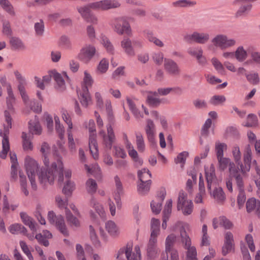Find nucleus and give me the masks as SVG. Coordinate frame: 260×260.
<instances>
[{
    "label": "nucleus",
    "instance_id": "obj_1",
    "mask_svg": "<svg viewBox=\"0 0 260 260\" xmlns=\"http://www.w3.org/2000/svg\"><path fill=\"white\" fill-rule=\"evenodd\" d=\"M63 164L58 159L57 162H53L51 167L46 170L41 169L38 174L39 179L41 183L45 184L47 182L51 184L54 180L55 176L58 175V182L62 183L63 181Z\"/></svg>",
    "mask_w": 260,
    "mask_h": 260
},
{
    "label": "nucleus",
    "instance_id": "obj_2",
    "mask_svg": "<svg viewBox=\"0 0 260 260\" xmlns=\"http://www.w3.org/2000/svg\"><path fill=\"white\" fill-rule=\"evenodd\" d=\"M218 161V169L220 171H224L228 168L231 176V179L226 181V185L229 191H233V181L236 180L237 177H243L239 172V167H236L235 163L230 158L226 157H221L217 158Z\"/></svg>",
    "mask_w": 260,
    "mask_h": 260
},
{
    "label": "nucleus",
    "instance_id": "obj_3",
    "mask_svg": "<svg viewBox=\"0 0 260 260\" xmlns=\"http://www.w3.org/2000/svg\"><path fill=\"white\" fill-rule=\"evenodd\" d=\"M13 113L8 110H5L4 112L5 123L4 124V132L0 133V135L3 137L2 140L3 150L0 154V156L4 159L6 157L10 149L8 135L9 129L12 127L11 114Z\"/></svg>",
    "mask_w": 260,
    "mask_h": 260
},
{
    "label": "nucleus",
    "instance_id": "obj_4",
    "mask_svg": "<svg viewBox=\"0 0 260 260\" xmlns=\"http://www.w3.org/2000/svg\"><path fill=\"white\" fill-rule=\"evenodd\" d=\"M181 242L184 249H186V260H198L197 252L194 246H191L190 238L184 228L180 230Z\"/></svg>",
    "mask_w": 260,
    "mask_h": 260
},
{
    "label": "nucleus",
    "instance_id": "obj_5",
    "mask_svg": "<svg viewBox=\"0 0 260 260\" xmlns=\"http://www.w3.org/2000/svg\"><path fill=\"white\" fill-rule=\"evenodd\" d=\"M177 208L178 211H181L185 216L190 215L193 211V203L191 200L187 199V194L183 190L179 192Z\"/></svg>",
    "mask_w": 260,
    "mask_h": 260
},
{
    "label": "nucleus",
    "instance_id": "obj_6",
    "mask_svg": "<svg viewBox=\"0 0 260 260\" xmlns=\"http://www.w3.org/2000/svg\"><path fill=\"white\" fill-rule=\"evenodd\" d=\"M25 166L31 187L32 189L36 190L37 189V185L36 183L35 177L39 169L38 164L35 159L27 156L25 159Z\"/></svg>",
    "mask_w": 260,
    "mask_h": 260
},
{
    "label": "nucleus",
    "instance_id": "obj_7",
    "mask_svg": "<svg viewBox=\"0 0 260 260\" xmlns=\"http://www.w3.org/2000/svg\"><path fill=\"white\" fill-rule=\"evenodd\" d=\"M112 26L114 30L118 35L124 34L129 36L132 35V30L129 22L124 17L116 18L113 20Z\"/></svg>",
    "mask_w": 260,
    "mask_h": 260
},
{
    "label": "nucleus",
    "instance_id": "obj_8",
    "mask_svg": "<svg viewBox=\"0 0 260 260\" xmlns=\"http://www.w3.org/2000/svg\"><path fill=\"white\" fill-rule=\"evenodd\" d=\"M87 127L90 133L89 138V147L94 159L98 157V146L96 140L95 125L93 120H89Z\"/></svg>",
    "mask_w": 260,
    "mask_h": 260
},
{
    "label": "nucleus",
    "instance_id": "obj_9",
    "mask_svg": "<svg viewBox=\"0 0 260 260\" xmlns=\"http://www.w3.org/2000/svg\"><path fill=\"white\" fill-rule=\"evenodd\" d=\"M211 43L214 46L221 49H225L234 46L236 41L234 39L229 38L223 34H218L211 40Z\"/></svg>",
    "mask_w": 260,
    "mask_h": 260
},
{
    "label": "nucleus",
    "instance_id": "obj_10",
    "mask_svg": "<svg viewBox=\"0 0 260 260\" xmlns=\"http://www.w3.org/2000/svg\"><path fill=\"white\" fill-rule=\"evenodd\" d=\"M135 251L136 253H132V246L127 245L126 247H123L118 250L116 258L117 259H122L123 255L125 254L127 260H139L141 254L140 247L138 245L135 247Z\"/></svg>",
    "mask_w": 260,
    "mask_h": 260
},
{
    "label": "nucleus",
    "instance_id": "obj_11",
    "mask_svg": "<svg viewBox=\"0 0 260 260\" xmlns=\"http://www.w3.org/2000/svg\"><path fill=\"white\" fill-rule=\"evenodd\" d=\"M183 39L188 43L194 42L199 44H205L209 41L210 35L208 32L196 31L192 34L185 35Z\"/></svg>",
    "mask_w": 260,
    "mask_h": 260
},
{
    "label": "nucleus",
    "instance_id": "obj_12",
    "mask_svg": "<svg viewBox=\"0 0 260 260\" xmlns=\"http://www.w3.org/2000/svg\"><path fill=\"white\" fill-rule=\"evenodd\" d=\"M252 160V150L250 145L246 146L243 153L244 164L241 161L239 168V172L242 176L245 175L250 170Z\"/></svg>",
    "mask_w": 260,
    "mask_h": 260
},
{
    "label": "nucleus",
    "instance_id": "obj_13",
    "mask_svg": "<svg viewBox=\"0 0 260 260\" xmlns=\"http://www.w3.org/2000/svg\"><path fill=\"white\" fill-rule=\"evenodd\" d=\"M48 219L50 223L55 224L56 228L64 235H68L64 219L61 215L56 216L52 211H49Z\"/></svg>",
    "mask_w": 260,
    "mask_h": 260
},
{
    "label": "nucleus",
    "instance_id": "obj_14",
    "mask_svg": "<svg viewBox=\"0 0 260 260\" xmlns=\"http://www.w3.org/2000/svg\"><path fill=\"white\" fill-rule=\"evenodd\" d=\"M106 127L107 134H106L103 130L101 131L99 134L103 137V142L105 147L108 149H111L113 143L116 140V137L111 124H108L106 125Z\"/></svg>",
    "mask_w": 260,
    "mask_h": 260
},
{
    "label": "nucleus",
    "instance_id": "obj_15",
    "mask_svg": "<svg viewBox=\"0 0 260 260\" xmlns=\"http://www.w3.org/2000/svg\"><path fill=\"white\" fill-rule=\"evenodd\" d=\"M187 52L190 56L196 59L199 65L205 66L207 64V60L203 55V50L201 47H189L188 48Z\"/></svg>",
    "mask_w": 260,
    "mask_h": 260
},
{
    "label": "nucleus",
    "instance_id": "obj_16",
    "mask_svg": "<svg viewBox=\"0 0 260 260\" xmlns=\"http://www.w3.org/2000/svg\"><path fill=\"white\" fill-rule=\"evenodd\" d=\"M120 3L117 0H103L90 3V7L93 9L107 10L120 7Z\"/></svg>",
    "mask_w": 260,
    "mask_h": 260
},
{
    "label": "nucleus",
    "instance_id": "obj_17",
    "mask_svg": "<svg viewBox=\"0 0 260 260\" xmlns=\"http://www.w3.org/2000/svg\"><path fill=\"white\" fill-rule=\"evenodd\" d=\"M236 188L239 191V194L237 197V203L241 208L244 205L246 200V196L245 193V183L243 177H237L236 180L233 181Z\"/></svg>",
    "mask_w": 260,
    "mask_h": 260
},
{
    "label": "nucleus",
    "instance_id": "obj_18",
    "mask_svg": "<svg viewBox=\"0 0 260 260\" xmlns=\"http://www.w3.org/2000/svg\"><path fill=\"white\" fill-rule=\"evenodd\" d=\"M96 52L95 48L88 45L83 47L78 55V58L84 63H88L94 56Z\"/></svg>",
    "mask_w": 260,
    "mask_h": 260
},
{
    "label": "nucleus",
    "instance_id": "obj_19",
    "mask_svg": "<svg viewBox=\"0 0 260 260\" xmlns=\"http://www.w3.org/2000/svg\"><path fill=\"white\" fill-rule=\"evenodd\" d=\"M53 79L55 81V88L60 92L64 91L66 89V85L64 78L69 79V77L66 72H63L60 74L56 71H52Z\"/></svg>",
    "mask_w": 260,
    "mask_h": 260
},
{
    "label": "nucleus",
    "instance_id": "obj_20",
    "mask_svg": "<svg viewBox=\"0 0 260 260\" xmlns=\"http://www.w3.org/2000/svg\"><path fill=\"white\" fill-rule=\"evenodd\" d=\"M235 244L233 234L231 232L224 233V244L222 247V253L226 255L234 250Z\"/></svg>",
    "mask_w": 260,
    "mask_h": 260
},
{
    "label": "nucleus",
    "instance_id": "obj_21",
    "mask_svg": "<svg viewBox=\"0 0 260 260\" xmlns=\"http://www.w3.org/2000/svg\"><path fill=\"white\" fill-rule=\"evenodd\" d=\"M144 130L147 140L151 145H155L156 144L155 140V126L152 120L148 119L146 120V125L145 126Z\"/></svg>",
    "mask_w": 260,
    "mask_h": 260
},
{
    "label": "nucleus",
    "instance_id": "obj_22",
    "mask_svg": "<svg viewBox=\"0 0 260 260\" xmlns=\"http://www.w3.org/2000/svg\"><path fill=\"white\" fill-rule=\"evenodd\" d=\"M164 69L168 74L172 76H179L180 74L181 70L178 64L170 58H165Z\"/></svg>",
    "mask_w": 260,
    "mask_h": 260
},
{
    "label": "nucleus",
    "instance_id": "obj_23",
    "mask_svg": "<svg viewBox=\"0 0 260 260\" xmlns=\"http://www.w3.org/2000/svg\"><path fill=\"white\" fill-rule=\"evenodd\" d=\"M233 4L240 6L235 13L236 18L245 16L250 11L252 8V5L250 3H246L245 1L235 0Z\"/></svg>",
    "mask_w": 260,
    "mask_h": 260
},
{
    "label": "nucleus",
    "instance_id": "obj_24",
    "mask_svg": "<svg viewBox=\"0 0 260 260\" xmlns=\"http://www.w3.org/2000/svg\"><path fill=\"white\" fill-rule=\"evenodd\" d=\"M78 98L80 103L84 108H87L92 104L91 95L86 86L82 87L81 90L78 93Z\"/></svg>",
    "mask_w": 260,
    "mask_h": 260
},
{
    "label": "nucleus",
    "instance_id": "obj_25",
    "mask_svg": "<svg viewBox=\"0 0 260 260\" xmlns=\"http://www.w3.org/2000/svg\"><path fill=\"white\" fill-rule=\"evenodd\" d=\"M211 197L218 203H222L225 200V194L222 188L217 185L212 186L210 190H208Z\"/></svg>",
    "mask_w": 260,
    "mask_h": 260
},
{
    "label": "nucleus",
    "instance_id": "obj_26",
    "mask_svg": "<svg viewBox=\"0 0 260 260\" xmlns=\"http://www.w3.org/2000/svg\"><path fill=\"white\" fill-rule=\"evenodd\" d=\"M205 170L206 179L207 182V189L208 190H210L212 186L216 184L215 168L213 165H211L209 168H205Z\"/></svg>",
    "mask_w": 260,
    "mask_h": 260
},
{
    "label": "nucleus",
    "instance_id": "obj_27",
    "mask_svg": "<svg viewBox=\"0 0 260 260\" xmlns=\"http://www.w3.org/2000/svg\"><path fill=\"white\" fill-rule=\"evenodd\" d=\"M120 45L125 53L129 57L135 55L136 52L133 46L132 40L128 37H124L120 42Z\"/></svg>",
    "mask_w": 260,
    "mask_h": 260
},
{
    "label": "nucleus",
    "instance_id": "obj_28",
    "mask_svg": "<svg viewBox=\"0 0 260 260\" xmlns=\"http://www.w3.org/2000/svg\"><path fill=\"white\" fill-rule=\"evenodd\" d=\"M114 179L116 191L114 199L116 203L117 208L120 209L121 207L120 196L123 193V186L120 178L118 175H116Z\"/></svg>",
    "mask_w": 260,
    "mask_h": 260
},
{
    "label": "nucleus",
    "instance_id": "obj_29",
    "mask_svg": "<svg viewBox=\"0 0 260 260\" xmlns=\"http://www.w3.org/2000/svg\"><path fill=\"white\" fill-rule=\"evenodd\" d=\"M143 32L144 37L149 42L153 43L156 46L159 48H162L165 46L164 42L159 38H157L152 31L146 29Z\"/></svg>",
    "mask_w": 260,
    "mask_h": 260
},
{
    "label": "nucleus",
    "instance_id": "obj_30",
    "mask_svg": "<svg viewBox=\"0 0 260 260\" xmlns=\"http://www.w3.org/2000/svg\"><path fill=\"white\" fill-rule=\"evenodd\" d=\"M157 238L150 237L147 245V251L148 256L151 258H154L159 251L156 247Z\"/></svg>",
    "mask_w": 260,
    "mask_h": 260
},
{
    "label": "nucleus",
    "instance_id": "obj_31",
    "mask_svg": "<svg viewBox=\"0 0 260 260\" xmlns=\"http://www.w3.org/2000/svg\"><path fill=\"white\" fill-rule=\"evenodd\" d=\"M20 216L22 222L26 225L28 226L32 232H36V223L31 217L29 216L25 212H23L20 213Z\"/></svg>",
    "mask_w": 260,
    "mask_h": 260
},
{
    "label": "nucleus",
    "instance_id": "obj_32",
    "mask_svg": "<svg viewBox=\"0 0 260 260\" xmlns=\"http://www.w3.org/2000/svg\"><path fill=\"white\" fill-rule=\"evenodd\" d=\"M29 132L32 135H40L42 133V128L37 119L30 120L28 122Z\"/></svg>",
    "mask_w": 260,
    "mask_h": 260
},
{
    "label": "nucleus",
    "instance_id": "obj_33",
    "mask_svg": "<svg viewBox=\"0 0 260 260\" xmlns=\"http://www.w3.org/2000/svg\"><path fill=\"white\" fill-rule=\"evenodd\" d=\"M136 144L138 151L140 153L144 152L146 149V145L144 137L141 132H136Z\"/></svg>",
    "mask_w": 260,
    "mask_h": 260
},
{
    "label": "nucleus",
    "instance_id": "obj_34",
    "mask_svg": "<svg viewBox=\"0 0 260 260\" xmlns=\"http://www.w3.org/2000/svg\"><path fill=\"white\" fill-rule=\"evenodd\" d=\"M0 6L11 16H16L15 9L9 0H0Z\"/></svg>",
    "mask_w": 260,
    "mask_h": 260
},
{
    "label": "nucleus",
    "instance_id": "obj_35",
    "mask_svg": "<svg viewBox=\"0 0 260 260\" xmlns=\"http://www.w3.org/2000/svg\"><path fill=\"white\" fill-rule=\"evenodd\" d=\"M40 151L44 157L43 161L45 165L48 167L49 165L48 156L50 152V147L49 144L46 142H43L41 145Z\"/></svg>",
    "mask_w": 260,
    "mask_h": 260
},
{
    "label": "nucleus",
    "instance_id": "obj_36",
    "mask_svg": "<svg viewBox=\"0 0 260 260\" xmlns=\"http://www.w3.org/2000/svg\"><path fill=\"white\" fill-rule=\"evenodd\" d=\"M248 53V49L245 50L243 46H240L235 52V57L238 61L242 62L247 58Z\"/></svg>",
    "mask_w": 260,
    "mask_h": 260
},
{
    "label": "nucleus",
    "instance_id": "obj_37",
    "mask_svg": "<svg viewBox=\"0 0 260 260\" xmlns=\"http://www.w3.org/2000/svg\"><path fill=\"white\" fill-rule=\"evenodd\" d=\"M160 221L158 219L152 218L151 221L150 237L157 238L160 232Z\"/></svg>",
    "mask_w": 260,
    "mask_h": 260
},
{
    "label": "nucleus",
    "instance_id": "obj_38",
    "mask_svg": "<svg viewBox=\"0 0 260 260\" xmlns=\"http://www.w3.org/2000/svg\"><path fill=\"white\" fill-rule=\"evenodd\" d=\"M7 92L8 94V96L7 98L8 110L10 111L11 112H14L13 106L15 103V100L10 84H9L7 86Z\"/></svg>",
    "mask_w": 260,
    "mask_h": 260
},
{
    "label": "nucleus",
    "instance_id": "obj_39",
    "mask_svg": "<svg viewBox=\"0 0 260 260\" xmlns=\"http://www.w3.org/2000/svg\"><path fill=\"white\" fill-rule=\"evenodd\" d=\"M141 183L138 185V191L139 194L144 195L149 191L151 183L150 179L146 181H140Z\"/></svg>",
    "mask_w": 260,
    "mask_h": 260
},
{
    "label": "nucleus",
    "instance_id": "obj_40",
    "mask_svg": "<svg viewBox=\"0 0 260 260\" xmlns=\"http://www.w3.org/2000/svg\"><path fill=\"white\" fill-rule=\"evenodd\" d=\"M196 1L190 0H179L172 3L173 7L176 8L192 7L196 5Z\"/></svg>",
    "mask_w": 260,
    "mask_h": 260
},
{
    "label": "nucleus",
    "instance_id": "obj_41",
    "mask_svg": "<svg viewBox=\"0 0 260 260\" xmlns=\"http://www.w3.org/2000/svg\"><path fill=\"white\" fill-rule=\"evenodd\" d=\"M158 93L160 95H167L171 91H174L177 94H181L182 93V89L179 87H168V88H159L158 89Z\"/></svg>",
    "mask_w": 260,
    "mask_h": 260
},
{
    "label": "nucleus",
    "instance_id": "obj_42",
    "mask_svg": "<svg viewBox=\"0 0 260 260\" xmlns=\"http://www.w3.org/2000/svg\"><path fill=\"white\" fill-rule=\"evenodd\" d=\"M227 145L224 143L217 141L215 145V151L217 158L224 156L223 152L227 149Z\"/></svg>",
    "mask_w": 260,
    "mask_h": 260
},
{
    "label": "nucleus",
    "instance_id": "obj_43",
    "mask_svg": "<svg viewBox=\"0 0 260 260\" xmlns=\"http://www.w3.org/2000/svg\"><path fill=\"white\" fill-rule=\"evenodd\" d=\"M9 230L10 232L13 234H23L25 235L27 232L26 229L22 225L18 223L10 225Z\"/></svg>",
    "mask_w": 260,
    "mask_h": 260
},
{
    "label": "nucleus",
    "instance_id": "obj_44",
    "mask_svg": "<svg viewBox=\"0 0 260 260\" xmlns=\"http://www.w3.org/2000/svg\"><path fill=\"white\" fill-rule=\"evenodd\" d=\"M106 229L109 234L112 236L118 235L119 232L118 229L115 223L111 220H109L106 223Z\"/></svg>",
    "mask_w": 260,
    "mask_h": 260
},
{
    "label": "nucleus",
    "instance_id": "obj_45",
    "mask_svg": "<svg viewBox=\"0 0 260 260\" xmlns=\"http://www.w3.org/2000/svg\"><path fill=\"white\" fill-rule=\"evenodd\" d=\"M126 101L130 110L133 113L134 116L137 118L143 117L142 114L136 108V104L133 100L129 98H127Z\"/></svg>",
    "mask_w": 260,
    "mask_h": 260
},
{
    "label": "nucleus",
    "instance_id": "obj_46",
    "mask_svg": "<svg viewBox=\"0 0 260 260\" xmlns=\"http://www.w3.org/2000/svg\"><path fill=\"white\" fill-rule=\"evenodd\" d=\"M75 189V184L74 182L68 180L66 182L64 186L62 189V192L67 197H70L72 192Z\"/></svg>",
    "mask_w": 260,
    "mask_h": 260
},
{
    "label": "nucleus",
    "instance_id": "obj_47",
    "mask_svg": "<svg viewBox=\"0 0 260 260\" xmlns=\"http://www.w3.org/2000/svg\"><path fill=\"white\" fill-rule=\"evenodd\" d=\"M86 189L88 193L93 194L97 190L98 185L93 179H88L86 182Z\"/></svg>",
    "mask_w": 260,
    "mask_h": 260
},
{
    "label": "nucleus",
    "instance_id": "obj_48",
    "mask_svg": "<svg viewBox=\"0 0 260 260\" xmlns=\"http://www.w3.org/2000/svg\"><path fill=\"white\" fill-rule=\"evenodd\" d=\"M90 206L94 208L96 212L100 216H103L104 211L103 207L93 197H92L89 202Z\"/></svg>",
    "mask_w": 260,
    "mask_h": 260
},
{
    "label": "nucleus",
    "instance_id": "obj_49",
    "mask_svg": "<svg viewBox=\"0 0 260 260\" xmlns=\"http://www.w3.org/2000/svg\"><path fill=\"white\" fill-rule=\"evenodd\" d=\"M232 155L235 164L239 168L241 161V153L239 146L236 145L233 147Z\"/></svg>",
    "mask_w": 260,
    "mask_h": 260
},
{
    "label": "nucleus",
    "instance_id": "obj_50",
    "mask_svg": "<svg viewBox=\"0 0 260 260\" xmlns=\"http://www.w3.org/2000/svg\"><path fill=\"white\" fill-rule=\"evenodd\" d=\"M260 207V202H257L256 199L252 198L249 199L246 202V210L247 212L250 213L253 211L256 207Z\"/></svg>",
    "mask_w": 260,
    "mask_h": 260
},
{
    "label": "nucleus",
    "instance_id": "obj_51",
    "mask_svg": "<svg viewBox=\"0 0 260 260\" xmlns=\"http://www.w3.org/2000/svg\"><path fill=\"white\" fill-rule=\"evenodd\" d=\"M2 32L7 37H10L12 35V30L10 21L7 19L2 20Z\"/></svg>",
    "mask_w": 260,
    "mask_h": 260
},
{
    "label": "nucleus",
    "instance_id": "obj_52",
    "mask_svg": "<svg viewBox=\"0 0 260 260\" xmlns=\"http://www.w3.org/2000/svg\"><path fill=\"white\" fill-rule=\"evenodd\" d=\"M101 42L108 53L113 54L114 47L107 37L102 36L101 37Z\"/></svg>",
    "mask_w": 260,
    "mask_h": 260
},
{
    "label": "nucleus",
    "instance_id": "obj_53",
    "mask_svg": "<svg viewBox=\"0 0 260 260\" xmlns=\"http://www.w3.org/2000/svg\"><path fill=\"white\" fill-rule=\"evenodd\" d=\"M66 214L67 220L71 225H74L76 227H78L80 225L79 220L72 215L71 211L68 209H66Z\"/></svg>",
    "mask_w": 260,
    "mask_h": 260
},
{
    "label": "nucleus",
    "instance_id": "obj_54",
    "mask_svg": "<svg viewBox=\"0 0 260 260\" xmlns=\"http://www.w3.org/2000/svg\"><path fill=\"white\" fill-rule=\"evenodd\" d=\"M77 9L81 17L85 20L91 13L90 9L92 8L90 7V4H89L83 7H78Z\"/></svg>",
    "mask_w": 260,
    "mask_h": 260
},
{
    "label": "nucleus",
    "instance_id": "obj_55",
    "mask_svg": "<svg viewBox=\"0 0 260 260\" xmlns=\"http://www.w3.org/2000/svg\"><path fill=\"white\" fill-rule=\"evenodd\" d=\"M176 236L174 234H170L167 237L165 242L166 245V252L168 254V251H170L172 249H174L172 248V247L174 244V242L176 240Z\"/></svg>",
    "mask_w": 260,
    "mask_h": 260
},
{
    "label": "nucleus",
    "instance_id": "obj_56",
    "mask_svg": "<svg viewBox=\"0 0 260 260\" xmlns=\"http://www.w3.org/2000/svg\"><path fill=\"white\" fill-rule=\"evenodd\" d=\"M248 51L253 61L260 65V52L255 51L253 46L248 47Z\"/></svg>",
    "mask_w": 260,
    "mask_h": 260
},
{
    "label": "nucleus",
    "instance_id": "obj_57",
    "mask_svg": "<svg viewBox=\"0 0 260 260\" xmlns=\"http://www.w3.org/2000/svg\"><path fill=\"white\" fill-rule=\"evenodd\" d=\"M225 100L224 95H215L210 98L209 103L214 106H218L223 104Z\"/></svg>",
    "mask_w": 260,
    "mask_h": 260
},
{
    "label": "nucleus",
    "instance_id": "obj_58",
    "mask_svg": "<svg viewBox=\"0 0 260 260\" xmlns=\"http://www.w3.org/2000/svg\"><path fill=\"white\" fill-rule=\"evenodd\" d=\"M20 183L21 190L27 196L29 194V191L27 189V182L26 176L21 172H19Z\"/></svg>",
    "mask_w": 260,
    "mask_h": 260
},
{
    "label": "nucleus",
    "instance_id": "obj_59",
    "mask_svg": "<svg viewBox=\"0 0 260 260\" xmlns=\"http://www.w3.org/2000/svg\"><path fill=\"white\" fill-rule=\"evenodd\" d=\"M34 28L36 36L42 37L43 36L45 27L43 20L41 19L40 22L35 23Z\"/></svg>",
    "mask_w": 260,
    "mask_h": 260
},
{
    "label": "nucleus",
    "instance_id": "obj_60",
    "mask_svg": "<svg viewBox=\"0 0 260 260\" xmlns=\"http://www.w3.org/2000/svg\"><path fill=\"white\" fill-rule=\"evenodd\" d=\"M147 104L152 107H157L161 103V100L152 94H148L146 99Z\"/></svg>",
    "mask_w": 260,
    "mask_h": 260
},
{
    "label": "nucleus",
    "instance_id": "obj_61",
    "mask_svg": "<svg viewBox=\"0 0 260 260\" xmlns=\"http://www.w3.org/2000/svg\"><path fill=\"white\" fill-rule=\"evenodd\" d=\"M10 43L12 47L15 49L24 48V46L22 42L18 38L11 37L10 40Z\"/></svg>",
    "mask_w": 260,
    "mask_h": 260
},
{
    "label": "nucleus",
    "instance_id": "obj_62",
    "mask_svg": "<svg viewBox=\"0 0 260 260\" xmlns=\"http://www.w3.org/2000/svg\"><path fill=\"white\" fill-rule=\"evenodd\" d=\"M61 113L63 120L68 125V128L72 129L73 123L70 113L67 110L62 109Z\"/></svg>",
    "mask_w": 260,
    "mask_h": 260
},
{
    "label": "nucleus",
    "instance_id": "obj_63",
    "mask_svg": "<svg viewBox=\"0 0 260 260\" xmlns=\"http://www.w3.org/2000/svg\"><path fill=\"white\" fill-rule=\"evenodd\" d=\"M138 176L140 181H146L150 179L151 174L147 168H144L138 172Z\"/></svg>",
    "mask_w": 260,
    "mask_h": 260
},
{
    "label": "nucleus",
    "instance_id": "obj_64",
    "mask_svg": "<svg viewBox=\"0 0 260 260\" xmlns=\"http://www.w3.org/2000/svg\"><path fill=\"white\" fill-rule=\"evenodd\" d=\"M152 59L156 65L160 66L165 60L164 55L161 52H154L152 54Z\"/></svg>",
    "mask_w": 260,
    "mask_h": 260
}]
</instances>
